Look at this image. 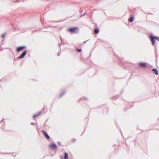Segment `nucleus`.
<instances>
[{
  "label": "nucleus",
  "mask_w": 159,
  "mask_h": 159,
  "mask_svg": "<svg viewBox=\"0 0 159 159\" xmlns=\"http://www.w3.org/2000/svg\"><path fill=\"white\" fill-rule=\"evenodd\" d=\"M68 31L71 33L76 34L78 32L79 28L77 27L70 28L68 30Z\"/></svg>",
  "instance_id": "nucleus-1"
},
{
  "label": "nucleus",
  "mask_w": 159,
  "mask_h": 159,
  "mask_svg": "<svg viewBox=\"0 0 159 159\" xmlns=\"http://www.w3.org/2000/svg\"><path fill=\"white\" fill-rule=\"evenodd\" d=\"M156 39L157 41H159V38L157 37H154L152 35L150 36V40L152 41V44L154 45L155 44V40Z\"/></svg>",
  "instance_id": "nucleus-2"
},
{
  "label": "nucleus",
  "mask_w": 159,
  "mask_h": 159,
  "mask_svg": "<svg viewBox=\"0 0 159 159\" xmlns=\"http://www.w3.org/2000/svg\"><path fill=\"white\" fill-rule=\"evenodd\" d=\"M49 147L52 149H56L57 148V146L55 144H52L49 145Z\"/></svg>",
  "instance_id": "nucleus-3"
},
{
  "label": "nucleus",
  "mask_w": 159,
  "mask_h": 159,
  "mask_svg": "<svg viewBox=\"0 0 159 159\" xmlns=\"http://www.w3.org/2000/svg\"><path fill=\"white\" fill-rule=\"evenodd\" d=\"M43 132V133L46 138L48 139H50V137L48 134L44 130H42Z\"/></svg>",
  "instance_id": "nucleus-4"
},
{
  "label": "nucleus",
  "mask_w": 159,
  "mask_h": 159,
  "mask_svg": "<svg viewBox=\"0 0 159 159\" xmlns=\"http://www.w3.org/2000/svg\"><path fill=\"white\" fill-rule=\"evenodd\" d=\"M25 48V46L20 47L17 48L16 49V51L19 52L21 51L22 49H24Z\"/></svg>",
  "instance_id": "nucleus-5"
},
{
  "label": "nucleus",
  "mask_w": 159,
  "mask_h": 159,
  "mask_svg": "<svg viewBox=\"0 0 159 159\" xmlns=\"http://www.w3.org/2000/svg\"><path fill=\"white\" fill-rule=\"evenodd\" d=\"M27 53V51H25L24 52H23L22 54H21L20 56L19 57V58H21L23 57Z\"/></svg>",
  "instance_id": "nucleus-6"
},
{
  "label": "nucleus",
  "mask_w": 159,
  "mask_h": 159,
  "mask_svg": "<svg viewBox=\"0 0 159 159\" xmlns=\"http://www.w3.org/2000/svg\"><path fill=\"white\" fill-rule=\"evenodd\" d=\"M139 65L143 67H146V64L145 63H140L139 64Z\"/></svg>",
  "instance_id": "nucleus-7"
},
{
  "label": "nucleus",
  "mask_w": 159,
  "mask_h": 159,
  "mask_svg": "<svg viewBox=\"0 0 159 159\" xmlns=\"http://www.w3.org/2000/svg\"><path fill=\"white\" fill-rule=\"evenodd\" d=\"M42 113L41 111H39L38 112L37 114L34 115L33 116V118L34 119L36 117H38L40 115H41Z\"/></svg>",
  "instance_id": "nucleus-8"
},
{
  "label": "nucleus",
  "mask_w": 159,
  "mask_h": 159,
  "mask_svg": "<svg viewBox=\"0 0 159 159\" xmlns=\"http://www.w3.org/2000/svg\"><path fill=\"white\" fill-rule=\"evenodd\" d=\"M152 70L154 71L156 75H157L158 74V70L156 68H154L152 69Z\"/></svg>",
  "instance_id": "nucleus-9"
},
{
  "label": "nucleus",
  "mask_w": 159,
  "mask_h": 159,
  "mask_svg": "<svg viewBox=\"0 0 159 159\" xmlns=\"http://www.w3.org/2000/svg\"><path fill=\"white\" fill-rule=\"evenodd\" d=\"M68 154L67 152H65L64 153V159H68Z\"/></svg>",
  "instance_id": "nucleus-10"
},
{
  "label": "nucleus",
  "mask_w": 159,
  "mask_h": 159,
  "mask_svg": "<svg viewBox=\"0 0 159 159\" xmlns=\"http://www.w3.org/2000/svg\"><path fill=\"white\" fill-rule=\"evenodd\" d=\"M134 17H133V16H131V17H130L128 21L129 22H132L133 21V20H134Z\"/></svg>",
  "instance_id": "nucleus-11"
},
{
  "label": "nucleus",
  "mask_w": 159,
  "mask_h": 159,
  "mask_svg": "<svg viewBox=\"0 0 159 159\" xmlns=\"http://www.w3.org/2000/svg\"><path fill=\"white\" fill-rule=\"evenodd\" d=\"M99 30L98 29H96L94 30V33L96 34H97L98 33Z\"/></svg>",
  "instance_id": "nucleus-12"
},
{
  "label": "nucleus",
  "mask_w": 159,
  "mask_h": 159,
  "mask_svg": "<svg viewBox=\"0 0 159 159\" xmlns=\"http://www.w3.org/2000/svg\"><path fill=\"white\" fill-rule=\"evenodd\" d=\"M77 50L79 52H81V49H77Z\"/></svg>",
  "instance_id": "nucleus-13"
},
{
  "label": "nucleus",
  "mask_w": 159,
  "mask_h": 159,
  "mask_svg": "<svg viewBox=\"0 0 159 159\" xmlns=\"http://www.w3.org/2000/svg\"><path fill=\"white\" fill-rule=\"evenodd\" d=\"M86 41H84V43H86Z\"/></svg>",
  "instance_id": "nucleus-14"
}]
</instances>
